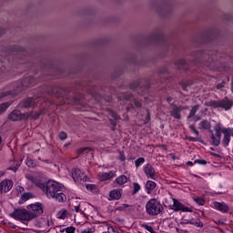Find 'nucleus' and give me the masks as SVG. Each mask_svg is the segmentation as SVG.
Wrapping results in <instances>:
<instances>
[{"mask_svg":"<svg viewBox=\"0 0 233 233\" xmlns=\"http://www.w3.org/2000/svg\"><path fill=\"white\" fill-rule=\"evenodd\" d=\"M42 190L49 199H56L59 203L66 201V196L63 192V185L57 181L48 180Z\"/></svg>","mask_w":233,"mask_h":233,"instance_id":"obj_1","label":"nucleus"},{"mask_svg":"<svg viewBox=\"0 0 233 233\" xmlns=\"http://www.w3.org/2000/svg\"><path fill=\"white\" fill-rule=\"evenodd\" d=\"M146 212L148 216H158L163 212V206L157 199L152 198L146 204Z\"/></svg>","mask_w":233,"mask_h":233,"instance_id":"obj_2","label":"nucleus"},{"mask_svg":"<svg viewBox=\"0 0 233 233\" xmlns=\"http://www.w3.org/2000/svg\"><path fill=\"white\" fill-rule=\"evenodd\" d=\"M9 216L18 221H31L30 215L26 209H15Z\"/></svg>","mask_w":233,"mask_h":233,"instance_id":"obj_3","label":"nucleus"},{"mask_svg":"<svg viewBox=\"0 0 233 233\" xmlns=\"http://www.w3.org/2000/svg\"><path fill=\"white\" fill-rule=\"evenodd\" d=\"M209 105L213 106V108H224V110H230V108H232L233 102L228 98H224L219 101H211L209 102Z\"/></svg>","mask_w":233,"mask_h":233,"instance_id":"obj_4","label":"nucleus"},{"mask_svg":"<svg viewBox=\"0 0 233 233\" xmlns=\"http://www.w3.org/2000/svg\"><path fill=\"white\" fill-rule=\"evenodd\" d=\"M30 219H35L37 216H41L43 213V205L41 203L31 204L28 206V210Z\"/></svg>","mask_w":233,"mask_h":233,"instance_id":"obj_5","label":"nucleus"},{"mask_svg":"<svg viewBox=\"0 0 233 233\" xmlns=\"http://www.w3.org/2000/svg\"><path fill=\"white\" fill-rule=\"evenodd\" d=\"M72 177L76 183H86L88 181V177L79 168L73 169Z\"/></svg>","mask_w":233,"mask_h":233,"instance_id":"obj_6","label":"nucleus"},{"mask_svg":"<svg viewBox=\"0 0 233 233\" xmlns=\"http://www.w3.org/2000/svg\"><path fill=\"white\" fill-rule=\"evenodd\" d=\"M26 178L28 179V181H31V183L38 187V188H45V183H43V177L39 175L28 174L26 175Z\"/></svg>","mask_w":233,"mask_h":233,"instance_id":"obj_7","label":"nucleus"},{"mask_svg":"<svg viewBox=\"0 0 233 233\" xmlns=\"http://www.w3.org/2000/svg\"><path fill=\"white\" fill-rule=\"evenodd\" d=\"M169 208L171 210H174L175 212H190V208L187 207H185L179 200L173 198V205L169 206Z\"/></svg>","mask_w":233,"mask_h":233,"instance_id":"obj_8","label":"nucleus"},{"mask_svg":"<svg viewBox=\"0 0 233 233\" xmlns=\"http://www.w3.org/2000/svg\"><path fill=\"white\" fill-rule=\"evenodd\" d=\"M12 187H14V182L10 179H5L0 182V196L2 194H6L12 190Z\"/></svg>","mask_w":233,"mask_h":233,"instance_id":"obj_9","label":"nucleus"},{"mask_svg":"<svg viewBox=\"0 0 233 233\" xmlns=\"http://www.w3.org/2000/svg\"><path fill=\"white\" fill-rule=\"evenodd\" d=\"M188 106H174L170 111V116L175 119H181V111L187 110Z\"/></svg>","mask_w":233,"mask_h":233,"instance_id":"obj_10","label":"nucleus"},{"mask_svg":"<svg viewBox=\"0 0 233 233\" xmlns=\"http://www.w3.org/2000/svg\"><path fill=\"white\" fill-rule=\"evenodd\" d=\"M143 172L147 179H156V169H154L151 164H146L143 167Z\"/></svg>","mask_w":233,"mask_h":233,"instance_id":"obj_11","label":"nucleus"},{"mask_svg":"<svg viewBox=\"0 0 233 233\" xmlns=\"http://www.w3.org/2000/svg\"><path fill=\"white\" fill-rule=\"evenodd\" d=\"M39 97H41V96H36L34 98L29 97L24 100L23 106L25 108H30V106H35L37 103H39Z\"/></svg>","mask_w":233,"mask_h":233,"instance_id":"obj_12","label":"nucleus"},{"mask_svg":"<svg viewBox=\"0 0 233 233\" xmlns=\"http://www.w3.org/2000/svg\"><path fill=\"white\" fill-rule=\"evenodd\" d=\"M98 177L100 181H108V179L116 177V170H112L107 173H99Z\"/></svg>","mask_w":233,"mask_h":233,"instance_id":"obj_13","label":"nucleus"},{"mask_svg":"<svg viewBox=\"0 0 233 233\" xmlns=\"http://www.w3.org/2000/svg\"><path fill=\"white\" fill-rule=\"evenodd\" d=\"M8 117L11 121H21V119L25 118V115L21 114L19 110H14L9 114Z\"/></svg>","mask_w":233,"mask_h":233,"instance_id":"obj_14","label":"nucleus"},{"mask_svg":"<svg viewBox=\"0 0 233 233\" xmlns=\"http://www.w3.org/2000/svg\"><path fill=\"white\" fill-rule=\"evenodd\" d=\"M222 134L224 135L222 139V145L223 147H227L230 143V127L224 128Z\"/></svg>","mask_w":233,"mask_h":233,"instance_id":"obj_15","label":"nucleus"},{"mask_svg":"<svg viewBox=\"0 0 233 233\" xmlns=\"http://www.w3.org/2000/svg\"><path fill=\"white\" fill-rule=\"evenodd\" d=\"M127 182H128V177L125 175H120L114 181V185H116V187H123V185H125Z\"/></svg>","mask_w":233,"mask_h":233,"instance_id":"obj_16","label":"nucleus"},{"mask_svg":"<svg viewBox=\"0 0 233 233\" xmlns=\"http://www.w3.org/2000/svg\"><path fill=\"white\" fill-rule=\"evenodd\" d=\"M210 139L212 141V145L214 147H219V144L221 143V135H218V133L212 132V130H210Z\"/></svg>","mask_w":233,"mask_h":233,"instance_id":"obj_17","label":"nucleus"},{"mask_svg":"<svg viewBox=\"0 0 233 233\" xmlns=\"http://www.w3.org/2000/svg\"><path fill=\"white\" fill-rule=\"evenodd\" d=\"M181 225H194L198 228H203V222L199 218H192L191 220H187V222H181Z\"/></svg>","mask_w":233,"mask_h":233,"instance_id":"obj_18","label":"nucleus"},{"mask_svg":"<svg viewBox=\"0 0 233 233\" xmlns=\"http://www.w3.org/2000/svg\"><path fill=\"white\" fill-rule=\"evenodd\" d=\"M213 205L216 210H219V212H223V213L228 212V206L224 202H215Z\"/></svg>","mask_w":233,"mask_h":233,"instance_id":"obj_19","label":"nucleus"},{"mask_svg":"<svg viewBox=\"0 0 233 233\" xmlns=\"http://www.w3.org/2000/svg\"><path fill=\"white\" fill-rule=\"evenodd\" d=\"M131 90H147L148 88V84L143 86V82H135L130 86Z\"/></svg>","mask_w":233,"mask_h":233,"instance_id":"obj_20","label":"nucleus"},{"mask_svg":"<svg viewBox=\"0 0 233 233\" xmlns=\"http://www.w3.org/2000/svg\"><path fill=\"white\" fill-rule=\"evenodd\" d=\"M121 196H123V189H113L109 193V197L111 199H121Z\"/></svg>","mask_w":233,"mask_h":233,"instance_id":"obj_21","label":"nucleus"},{"mask_svg":"<svg viewBox=\"0 0 233 233\" xmlns=\"http://www.w3.org/2000/svg\"><path fill=\"white\" fill-rule=\"evenodd\" d=\"M34 82H35L34 77L28 76V77L25 78V79L21 82L20 86H21L22 88H26V87H28V86H33Z\"/></svg>","mask_w":233,"mask_h":233,"instance_id":"obj_22","label":"nucleus"},{"mask_svg":"<svg viewBox=\"0 0 233 233\" xmlns=\"http://www.w3.org/2000/svg\"><path fill=\"white\" fill-rule=\"evenodd\" d=\"M156 187H157V184H156V182L152 180H147L145 185L147 194H152V191L154 190V188H156Z\"/></svg>","mask_w":233,"mask_h":233,"instance_id":"obj_23","label":"nucleus"},{"mask_svg":"<svg viewBox=\"0 0 233 233\" xmlns=\"http://www.w3.org/2000/svg\"><path fill=\"white\" fill-rule=\"evenodd\" d=\"M198 127L200 130H209V132H210V129L212 128V125L208 120L200 121V123L198 124Z\"/></svg>","mask_w":233,"mask_h":233,"instance_id":"obj_24","label":"nucleus"},{"mask_svg":"<svg viewBox=\"0 0 233 233\" xmlns=\"http://www.w3.org/2000/svg\"><path fill=\"white\" fill-rule=\"evenodd\" d=\"M49 94L56 96V97H61V88L54 86L51 88V91H49Z\"/></svg>","mask_w":233,"mask_h":233,"instance_id":"obj_25","label":"nucleus"},{"mask_svg":"<svg viewBox=\"0 0 233 233\" xmlns=\"http://www.w3.org/2000/svg\"><path fill=\"white\" fill-rule=\"evenodd\" d=\"M111 116H112V117L114 119L113 120L112 118H110L111 125H113V127H116V125H117V122H116V121L121 119V116H119V115H117L115 112H111Z\"/></svg>","mask_w":233,"mask_h":233,"instance_id":"obj_26","label":"nucleus"},{"mask_svg":"<svg viewBox=\"0 0 233 233\" xmlns=\"http://www.w3.org/2000/svg\"><path fill=\"white\" fill-rule=\"evenodd\" d=\"M68 210H61L58 212L57 218L59 219H66V218H68Z\"/></svg>","mask_w":233,"mask_h":233,"instance_id":"obj_27","label":"nucleus"},{"mask_svg":"<svg viewBox=\"0 0 233 233\" xmlns=\"http://www.w3.org/2000/svg\"><path fill=\"white\" fill-rule=\"evenodd\" d=\"M198 110H199V105L194 106L192 107V109L189 112V115L187 116L188 119H190L191 117H194V116H196V112H198Z\"/></svg>","mask_w":233,"mask_h":233,"instance_id":"obj_28","label":"nucleus"},{"mask_svg":"<svg viewBox=\"0 0 233 233\" xmlns=\"http://www.w3.org/2000/svg\"><path fill=\"white\" fill-rule=\"evenodd\" d=\"M215 134H218V136H221L223 134V128L221 127V123H218L214 126Z\"/></svg>","mask_w":233,"mask_h":233,"instance_id":"obj_29","label":"nucleus"},{"mask_svg":"<svg viewBox=\"0 0 233 233\" xmlns=\"http://www.w3.org/2000/svg\"><path fill=\"white\" fill-rule=\"evenodd\" d=\"M139 190H141V186L139 185V183L134 182L132 195L134 196V195L137 194V192H139Z\"/></svg>","mask_w":233,"mask_h":233,"instance_id":"obj_30","label":"nucleus"},{"mask_svg":"<svg viewBox=\"0 0 233 233\" xmlns=\"http://www.w3.org/2000/svg\"><path fill=\"white\" fill-rule=\"evenodd\" d=\"M10 103L5 102L3 104H0V114H3V112H6L8 109V106H10Z\"/></svg>","mask_w":233,"mask_h":233,"instance_id":"obj_31","label":"nucleus"},{"mask_svg":"<svg viewBox=\"0 0 233 233\" xmlns=\"http://www.w3.org/2000/svg\"><path fill=\"white\" fill-rule=\"evenodd\" d=\"M195 203H197L198 205H200V207H203L205 205V199L201 197H196L193 198Z\"/></svg>","mask_w":233,"mask_h":233,"instance_id":"obj_32","label":"nucleus"},{"mask_svg":"<svg viewBox=\"0 0 233 233\" xmlns=\"http://www.w3.org/2000/svg\"><path fill=\"white\" fill-rule=\"evenodd\" d=\"M143 163H145V157H139L135 161V167L136 168H139V167H141V165H143Z\"/></svg>","mask_w":233,"mask_h":233,"instance_id":"obj_33","label":"nucleus"},{"mask_svg":"<svg viewBox=\"0 0 233 233\" xmlns=\"http://www.w3.org/2000/svg\"><path fill=\"white\" fill-rule=\"evenodd\" d=\"M26 166L29 167V168H35V162L34 160L27 158L25 162Z\"/></svg>","mask_w":233,"mask_h":233,"instance_id":"obj_34","label":"nucleus"},{"mask_svg":"<svg viewBox=\"0 0 233 233\" xmlns=\"http://www.w3.org/2000/svg\"><path fill=\"white\" fill-rule=\"evenodd\" d=\"M6 96H15V93L10 91L3 92L0 94V98L6 97Z\"/></svg>","mask_w":233,"mask_h":233,"instance_id":"obj_35","label":"nucleus"},{"mask_svg":"<svg viewBox=\"0 0 233 233\" xmlns=\"http://www.w3.org/2000/svg\"><path fill=\"white\" fill-rule=\"evenodd\" d=\"M189 129L193 134H195V136H199V131L196 129V126L194 125L189 126Z\"/></svg>","mask_w":233,"mask_h":233,"instance_id":"obj_36","label":"nucleus"},{"mask_svg":"<svg viewBox=\"0 0 233 233\" xmlns=\"http://www.w3.org/2000/svg\"><path fill=\"white\" fill-rule=\"evenodd\" d=\"M58 137L59 139H61L62 141H65V139H66L68 137V136L66 135V132H60L58 134Z\"/></svg>","mask_w":233,"mask_h":233,"instance_id":"obj_37","label":"nucleus"},{"mask_svg":"<svg viewBox=\"0 0 233 233\" xmlns=\"http://www.w3.org/2000/svg\"><path fill=\"white\" fill-rule=\"evenodd\" d=\"M177 65L178 68H181V66H185V65H187V61H185V59H180L177 62Z\"/></svg>","mask_w":233,"mask_h":233,"instance_id":"obj_38","label":"nucleus"},{"mask_svg":"<svg viewBox=\"0 0 233 233\" xmlns=\"http://www.w3.org/2000/svg\"><path fill=\"white\" fill-rule=\"evenodd\" d=\"M194 163H195V165L198 164V165L205 166V165H207V160H205V159H197V160H195Z\"/></svg>","mask_w":233,"mask_h":233,"instance_id":"obj_39","label":"nucleus"},{"mask_svg":"<svg viewBox=\"0 0 233 233\" xmlns=\"http://www.w3.org/2000/svg\"><path fill=\"white\" fill-rule=\"evenodd\" d=\"M66 233H76V228L72 226L66 228Z\"/></svg>","mask_w":233,"mask_h":233,"instance_id":"obj_40","label":"nucleus"},{"mask_svg":"<svg viewBox=\"0 0 233 233\" xmlns=\"http://www.w3.org/2000/svg\"><path fill=\"white\" fill-rule=\"evenodd\" d=\"M142 228L147 230V232H152V230L154 229L152 226H148L147 224H142Z\"/></svg>","mask_w":233,"mask_h":233,"instance_id":"obj_41","label":"nucleus"},{"mask_svg":"<svg viewBox=\"0 0 233 233\" xmlns=\"http://www.w3.org/2000/svg\"><path fill=\"white\" fill-rule=\"evenodd\" d=\"M119 97H123V99H126V101H130V99H132V95H127L123 93L122 96H119Z\"/></svg>","mask_w":233,"mask_h":233,"instance_id":"obj_42","label":"nucleus"},{"mask_svg":"<svg viewBox=\"0 0 233 233\" xmlns=\"http://www.w3.org/2000/svg\"><path fill=\"white\" fill-rule=\"evenodd\" d=\"M28 199H30V194L28 193H24L22 195V201H28Z\"/></svg>","mask_w":233,"mask_h":233,"instance_id":"obj_43","label":"nucleus"},{"mask_svg":"<svg viewBox=\"0 0 233 233\" xmlns=\"http://www.w3.org/2000/svg\"><path fill=\"white\" fill-rule=\"evenodd\" d=\"M216 88H217V90H223V88H225V82L218 84Z\"/></svg>","mask_w":233,"mask_h":233,"instance_id":"obj_44","label":"nucleus"},{"mask_svg":"<svg viewBox=\"0 0 233 233\" xmlns=\"http://www.w3.org/2000/svg\"><path fill=\"white\" fill-rule=\"evenodd\" d=\"M86 188L87 190H94V189L96 188V185H94V184H87V185L86 186Z\"/></svg>","mask_w":233,"mask_h":233,"instance_id":"obj_45","label":"nucleus"},{"mask_svg":"<svg viewBox=\"0 0 233 233\" xmlns=\"http://www.w3.org/2000/svg\"><path fill=\"white\" fill-rule=\"evenodd\" d=\"M205 66H208V68L214 69V63H212V61L207 62Z\"/></svg>","mask_w":233,"mask_h":233,"instance_id":"obj_46","label":"nucleus"},{"mask_svg":"<svg viewBox=\"0 0 233 233\" xmlns=\"http://www.w3.org/2000/svg\"><path fill=\"white\" fill-rule=\"evenodd\" d=\"M79 208H81L80 205L76 206L75 208H74L75 212H80V214H83L84 213L83 210H81Z\"/></svg>","mask_w":233,"mask_h":233,"instance_id":"obj_47","label":"nucleus"},{"mask_svg":"<svg viewBox=\"0 0 233 233\" xmlns=\"http://www.w3.org/2000/svg\"><path fill=\"white\" fill-rule=\"evenodd\" d=\"M13 52H23V48L16 46L14 47Z\"/></svg>","mask_w":233,"mask_h":233,"instance_id":"obj_48","label":"nucleus"},{"mask_svg":"<svg viewBox=\"0 0 233 233\" xmlns=\"http://www.w3.org/2000/svg\"><path fill=\"white\" fill-rule=\"evenodd\" d=\"M135 106H136L137 108L141 107V102H139L138 100L135 99Z\"/></svg>","mask_w":233,"mask_h":233,"instance_id":"obj_49","label":"nucleus"},{"mask_svg":"<svg viewBox=\"0 0 233 233\" xmlns=\"http://www.w3.org/2000/svg\"><path fill=\"white\" fill-rule=\"evenodd\" d=\"M188 141L196 142V141H199V138L198 137H189Z\"/></svg>","mask_w":233,"mask_h":233,"instance_id":"obj_50","label":"nucleus"},{"mask_svg":"<svg viewBox=\"0 0 233 233\" xmlns=\"http://www.w3.org/2000/svg\"><path fill=\"white\" fill-rule=\"evenodd\" d=\"M167 103H169V105H172V103H173V101H174V98H172V96H168V97L167 98Z\"/></svg>","mask_w":233,"mask_h":233,"instance_id":"obj_51","label":"nucleus"},{"mask_svg":"<svg viewBox=\"0 0 233 233\" xmlns=\"http://www.w3.org/2000/svg\"><path fill=\"white\" fill-rule=\"evenodd\" d=\"M85 150H88V147H82L78 150L79 154H83V152H85Z\"/></svg>","mask_w":233,"mask_h":233,"instance_id":"obj_52","label":"nucleus"},{"mask_svg":"<svg viewBox=\"0 0 233 233\" xmlns=\"http://www.w3.org/2000/svg\"><path fill=\"white\" fill-rule=\"evenodd\" d=\"M81 233H92L90 228L84 229Z\"/></svg>","mask_w":233,"mask_h":233,"instance_id":"obj_53","label":"nucleus"},{"mask_svg":"<svg viewBox=\"0 0 233 233\" xmlns=\"http://www.w3.org/2000/svg\"><path fill=\"white\" fill-rule=\"evenodd\" d=\"M8 170H13V172H17V167H9Z\"/></svg>","mask_w":233,"mask_h":233,"instance_id":"obj_54","label":"nucleus"},{"mask_svg":"<svg viewBox=\"0 0 233 233\" xmlns=\"http://www.w3.org/2000/svg\"><path fill=\"white\" fill-rule=\"evenodd\" d=\"M125 155H121V157H120V160H122V161H125Z\"/></svg>","mask_w":233,"mask_h":233,"instance_id":"obj_55","label":"nucleus"},{"mask_svg":"<svg viewBox=\"0 0 233 233\" xmlns=\"http://www.w3.org/2000/svg\"><path fill=\"white\" fill-rule=\"evenodd\" d=\"M229 135L232 136V137H233V128H230Z\"/></svg>","mask_w":233,"mask_h":233,"instance_id":"obj_56","label":"nucleus"},{"mask_svg":"<svg viewBox=\"0 0 233 233\" xmlns=\"http://www.w3.org/2000/svg\"><path fill=\"white\" fill-rule=\"evenodd\" d=\"M60 232H61V233L66 232V228H62V229H60Z\"/></svg>","mask_w":233,"mask_h":233,"instance_id":"obj_57","label":"nucleus"},{"mask_svg":"<svg viewBox=\"0 0 233 233\" xmlns=\"http://www.w3.org/2000/svg\"><path fill=\"white\" fill-rule=\"evenodd\" d=\"M4 70H5V67H2V68L0 69V72H4Z\"/></svg>","mask_w":233,"mask_h":233,"instance_id":"obj_58","label":"nucleus"},{"mask_svg":"<svg viewBox=\"0 0 233 233\" xmlns=\"http://www.w3.org/2000/svg\"><path fill=\"white\" fill-rule=\"evenodd\" d=\"M147 119L149 120V119H150V116L148 115V113H147Z\"/></svg>","mask_w":233,"mask_h":233,"instance_id":"obj_59","label":"nucleus"},{"mask_svg":"<svg viewBox=\"0 0 233 233\" xmlns=\"http://www.w3.org/2000/svg\"><path fill=\"white\" fill-rule=\"evenodd\" d=\"M188 165H191V166H192V165H193V163H192L191 161H189V162H188Z\"/></svg>","mask_w":233,"mask_h":233,"instance_id":"obj_60","label":"nucleus"},{"mask_svg":"<svg viewBox=\"0 0 233 233\" xmlns=\"http://www.w3.org/2000/svg\"><path fill=\"white\" fill-rule=\"evenodd\" d=\"M1 143H2V138H1V136H0V145H1Z\"/></svg>","mask_w":233,"mask_h":233,"instance_id":"obj_61","label":"nucleus"},{"mask_svg":"<svg viewBox=\"0 0 233 233\" xmlns=\"http://www.w3.org/2000/svg\"><path fill=\"white\" fill-rule=\"evenodd\" d=\"M69 144H65V147H68Z\"/></svg>","mask_w":233,"mask_h":233,"instance_id":"obj_62","label":"nucleus"},{"mask_svg":"<svg viewBox=\"0 0 233 233\" xmlns=\"http://www.w3.org/2000/svg\"><path fill=\"white\" fill-rule=\"evenodd\" d=\"M39 116H40V115L38 114V115L36 116V117H39Z\"/></svg>","mask_w":233,"mask_h":233,"instance_id":"obj_63","label":"nucleus"},{"mask_svg":"<svg viewBox=\"0 0 233 233\" xmlns=\"http://www.w3.org/2000/svg\"><path fill=\"white\" fill-rule=\"evenodd\" d=\"M183 90H185V86H183Z\"/></svg>","mask_w":233,"mask_h":233,"instance_id":"obj_64","label":"nucleus"}]
</instances>
